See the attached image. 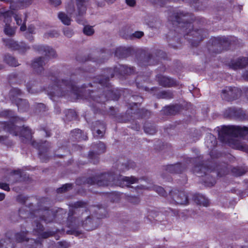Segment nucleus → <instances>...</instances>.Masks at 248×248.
Here are the masks:
<instances>
[{"instance_id":"obj_1","label":"nucleus","mask_w":248,"mask_h":248,"mask_svg":"<svg viewBox=\"0 0 248 248\" xmlns=\"http://www.w3.org/2000/svg\"><path fill=\"white\" fill-rule=\"evenodd\" d=\"M2 115L9 118V122H0V128L10 132L15 136H20L23 142L29 143L39 150V155L42 162H46L48 159L47 152L50 147L49 142L39 143L32 140L31 130L28 127L23 126L22 128L16 126L14 123L23 121V118L16 117L15 113L10 110H4Z\"/></svg>"},{"instance_id":"obj_2","label":"nucleus","mask_w":248,"mask_h":248,"mask_svg":"<svg viewBox=\"0 0 248 248\" xmlns=\"http://www.w3.org/2000/svg\"><path fill=\"white\" fill-rule=\"evenodd\" d=\"M134 70L133 67H128L125 65L119 64L112 68H107L104 71L103 75L99 76L96 79L98 84L103 88V92H105L101 96H96L97 94L102 93V90H99L97 91H89V95L87 96V99L90 101L91 100L96 101L99 103H103L106 101L112 99H118L120 93L118 92H115L112 89L111 86L109 83L110 78L113 77L115 75L124 76L125 75H130L133 73Z\"/></svg>"},{"instance_id":"obj_3","label":"nucleus","mask_w":248,"mask_h":248,"mask_svg":"<svg viewBox=\"0 0 248 248\" xmlns=\"http://www.w3.org/2000/svg\"><path fill=\"white\" fill-rule=\"evenodd\" d=\"M86 205V203L82 201L71 204L72 208L69 210L67 218L68 226L71 228V230L67 231L68 233L78 235L81 232L77 229L80 226L87 231H92L97 227V222L93 219Z\"/></svg>"},{"instance_id":"obj_4","label":"nucleus","mask_w":248,"mask_h":248,"mask_svg":"<svg viewBox=\"0 0 248 248\" xmlns=\"http://www.w3.org/2000/svg\"><path fill=\"white\" fill-rule=\"evenodd\" d=\"M187 16L188 14L180 11L175 13L170 20L173 24H177L180 33L183 35L192 46H196L206 37L207 32L202 29L193 28L192 24L187 21Z\"/></svg>"},{"instance_id":"obj_5","label":"nucleus","mask_w":248,"mask_h":248,"mask_svg":"<svg viewBox=\"0 0 248 248\" xmlns=\"http://www.w3.org/2000/svg\"><path fill=\"white\" fill-rule=\"evenodd\" d=\"M51 80L52 86H49L46 91L52 100L55 97H61L73 94L78 97L80 95L79 88L76 85V82L73 80L72 76L69 78H58L52 76Z\"/></svg>"},{"instance_id":"obj_6","label":"nucleus","mask_w":248,"mask_h":248,"mask_svg":"<svg viewBox=\"0 0 248 248\" xmlns=\"http://www.w3.org/2000/svg\"><path fill=\"white\" fill-rule=\"evenodd\" d=\"M199 158H187L185 161V164L177 163L175 164L169 165L165 167V170L167 172L170 173H179L183 172L186 168L187 164L188 166L194 165L192 171L194 173L202 176L204 175H206L209 171L213 170H217V176L221 177L226 174L225 168H222L220 170H219V168L217 166L216 168L211 169L208 167L203 165L202 163L197 164V163L199 161Z\"/></svg>"},{"instance_id":"obj_7","label":"nucleus","mask_w":248,"mask_h":248,"mask_svg":"<svg viewBox=\"0 0 248 248\" xmlns=\"http://www.w3.org/2000/svg\"><path fill=\"white\" fill-rule=\"evenodd\" d=\"M144 178L138 179L134 176L126 177L121 175L116 176L113 173H105L95 177H89L87 179V183L90 185H97L98 186H108L119 185L123 186L125 185L129 186V185L138 183L139 181L145 180Z\"/></svg>"},{"instance_id":"obj_8","label":"nucleus","mask_w":248,"mask_h":248,"mask_svg":"<svg viewBox=\"0 0 248 248\" xmlns=\"http://www.w3.org/2000/svg\"><path fill=\"white\" fill-rule=\"evenodd\" d=\"M248 135V127L241 126H224L218 133V138L222 142L229 144H233L234 146L240 150H245V144L234 141L233 138L243 137Z\"/></svg>"},{"instance_id":"obj_9","label":"nucleus","mask_w":248,"mask_h":248,"mask_svg":"<svg viewBox=\"0 0 248 248\" xmlns=\"http://www.w3.org/2000/svg\"><path fill=\"white\" fill-rule=\"evenodd\" d=\"M21 93L22 92L20 89H12L10 92V99L16 104L20 111L25 112L29 110L30 105L27 100L17 97V96L20 95Z\"/></svg>"},{"instance_id":"obj_10","label":"nucleus","mask_w":248,"mask_h":248,"mask_svg":"<svg viewBox=\"0 0 248 248\" xmlns=\"http://www.w3.org/2000/svg\"><path fill=\"white\" fill-rule=\"evenodd\" d=\"M229 44L228 38L225 37L214 38L211 40V46H209L208 49L213 53H218L226 49Z\"/></svg>"},{"instance_id":"obj_11","label":"nucleus","mask_w":248,"mask_h":248,"mask_svg":"<svg viewBox=\"0 0 248 248\" xmlns=\"http://www.w3.org/2000/svg\"><path fill=\"white\" fill-rule=\"evenodd\" d=\"M241 95V91L236 87H226L222 91L223 99L231 101L238 98Z\"/></svg>"},{"instance_id":"obj_12","label":"nucleus","mask_w":248,"mask_h":248,"mask_svg":"<svg viewBox=\"0 0 248 248\" xmlns=\"http://www.w3.org/2000/svg\"><path fill=\"white\" fill-rule=\"evenodd\" d=\"M170 196L176 204L186 205L188 203L187 194L183 191L175 189L170 191Z\"/></svg>"},{"instance_id":"obj_13","label":"nucleus","mask_w":248,"mask_h":248,"mask_svg":"<svg viewBox=\"0 0 248 248\" xmlns=\"http://www.w3.org/2000/svg\"><path fill=\"white\" fill-rule=\"evenodd\" d=\"M94 148L96 149V152H90L88 155L89 159L93 164H97L99 162V155L104 153L106 151V146L104 143L99 141L98 143L93 145Z\"/></svg>"},{"instance_id":"obj_14","label":"nucleus","mask_w":248,"mask_h":248,"mask_svg":"<svg viewBox=\"0 0 248 248\" xmlns=\"http://www.w3.org/2000/svg\"><path fill=\"white\" fill-rule=\"evenodd\" d=\"M4 43L5 46L8 47L14 50H17L21 53L25 52L30 49L29 46H27V45L23 42L18 43L12 39H7L4 40Z\"/></svg>"},{"instance_id":"obj_15","label":"nucleus","mask_w":248,"mask_h":248,"mask_svg":"<svg viewBox=\"0 0 248 248\" xmlns=\"http://www.w3.org/2000/svg\"><path fill=\"white\" fill-rule=\"evenodd\" d=\"M76 2L77 6L76 21L79 24H83V19L81 17L86 13L87 2L85 0H76Z\"/></svg>"},{"instance_id":"obj_16","label":"nucleus","mask_w":248,"mask_h":248,"mask_svg":"<svg viewBox=\"0 0 248 248\" xmlns=\"http://www.w3.org/2000/svg\"><path fill=\"white\" fill-rule=\"evenodd\" d=\"M33 48L39 53L44 54L46 57L53 58L56 56L55 51L49 46L35 45L33 46Z\"/></svg>"},{"instance_id":"obj_17","label":"nucleus","mask_w":248,"mask_h":248,"mask_svg":"<svg viewBox=\"0 0 248 248\" xmlns=\"http://www.w3.org/2000/svg\"><path fill=\"white\" fill-rule=\"evenodd\" d=\"M248 64V58L246 57L239 58L237 59L232 60L229 63L230 68L233 70L242 69Z\"/></svg>"},{"instance_id":"obj_18","label":"nucleus","mask_w":248,"mask_h":248,"mask_svg":"<svg viewBox=\"0 0 248 248\" xmlns=\"http://www.w3.org/2000/svg\"><path fill=\"white\" fill-rule=\"evenodd\" d=\"M46 59L44 57H39L35 59L32 63V67L35 72L41 74L44 71L43 66L46 64Z\"/></svg>"},{"instance_id":"obj_19","label":"nucleus","mask_w":248,"mask_h":248,"mask_svg":"<svg viewBox=\"0 0 248 248\" xmlns=\"http://www.w3.org/2000/svg\"><path fill=\"white\" fill-rule=\"evenodd\" d=\"M92 129L93 134L96 133L97 136L101 138L105 131L106 126L103 122L97 121L93 124Z\"/></svg>"},{"instance_id":"obj_20","label":"nucleus","mask_w":248,"mask_h":248,"mask_svg":"<svg viewBox=\"0 0 248 248\" xmlns=\"http://www.w3.org/2000/svg\"><path fill=\"white\" fill-rule=\"evenodd\" d=\"M157 79L159 85L163 87H170L176 84V82L173 79L162 75H158Z\"/></svg>"},{"instance_id":"obj_21","label":"nucleus","mask_w":248,"mask_h":248,"mask_svg":"<svg viewBox=\"0 0 248 248\" xmlns=\"http://www.w3.org/2000/svg\"><path fill=\"white\" fill-rule=\"evenodd\" d=\"M57 215V214H55V211L47 209L45 210L43 215L40 217V219L44 221L46 223L51 222Z\"/></svg>"},{"instance_id":"obj_22","label":"nucleus","mask_w":248,"mask_h":248,"mask_svg":"<svg viewBox=\"0 0 248 248\" xmlns=\"http://www.w3.org/2000/svg\"><path fill=\"white\" fill-rule=\"evenodd\" d=\"M71 138L73 141H80L87 139V136L82 135L81 131L79 129H76L71 131Z\"/></svg>"},{"instance_id":"obj_23","label":"nucleus","mask_w":248,"mask_h":248,"mask_svg":"<svg viewBox=\"0 0 248 248\" xmlns=\"http://www.w3.org/2000/svg\"><path fill=\"white\" fill-rule=\"evenodd\" d=\"M180 109V106L178 105L166 106L162 110L163 113L166 115H174Z\"/></svg>"},{"instance_id":"obj_24","label":"nucleus","mask_w":248,"mask_h":248,"mask_svg":"<svg viewBox=\"0 0 248 248\" xmlns=\"http://www.w3.org/2000/svg\"><path fill=\"white\" fill-rule=\"evenodd\" d=\"M130 54V49L124 47H120L116 49L115 55L119 58H126Z\"/></svg>"},{"instance_id":"obj_25","label":"nucleus","mask_w":248,"mask_h":248,"mask_svg":"<svg viewBox=\"0 0 248 248\" xmlns=\"http://www.w3.org/2000/svg\"><path fill=\"white\" fill-rule=\"evenodd\" d=\"M205 144L209 149L212 150L216 146L217 140L213 135L209 134L206 138Z\"/></svg>"},{"instance_id":"obj_26","label":"nucleus","mask_w":248,"mask_h":248,"mask_svg":"<svg viewBox=\"0 0 248 248\" xmlns=\"http://www.w3.org/2000/svg\"><path fill=\"white\" fill-rule=\"evenodd\" d=\"M155 63L153 55L150 54H147L143 60H140L139 64L141 66H147L150 65H154Z\"/></svg>"},{"instance_id":"obj_27","label":"nucleus","mask_w":248,"mask_h":248,"mask_svg":"<svg viewBox=\"0 0 248 248\" xmlns=\"http://www.w3.org/2000/svg\"><path fill=\"white\" fill-rule=\"evenodd\" d=\"M3 61L7 64L12 66L16 67L19 65L16 58L9 54H5L4 55Z\"/></svg>"},{"instance_id":"obj_28","label":"nucleus","mask_w":248,"mask_h":248,"mask_svg":"<svg viewBox=\"0 0 248 248\" xmlns=\"http://www.w3.org/2000/svg\"><path fill=\"white\" fill-rule=\"evenodd\" d=\"M38 83L35 81H31L27 84V89L29 93H38L40 90L38 88Z\"/></svg>"},{"instance_id":"obj_29","label":"nucleus","mask_w":248,"mask_h":248,"mask_svg":"<svg viewBox=\"0 0 248 248\" xmlns=\"http://www.w3.org/2000/svg\"><path fill=\"white\" fill-rule=\"evenodd\" d=\"M194 200L198 204L207 206L209 205V201L204 196L200 194H196L194 197Z\"/></svg>"},{"instance_id":"obj_30","label":"nucleus","mask_w":248,"mask_h":248,"mask_svg":"<svg viewBox=\"0 0 248 248\" xmlns=\"http://www.w3.org/2000/svg\"><path fill=\"white\" fill-rule=\"evenodd\" d=\"M13 5L16 8H23L29 6L32 2V0H15Z\"/></svg>"},{"instance_id":"obj_31","label":"nucleus","mask_w":248,"mask_h":248,"mask_svg":"<svg viewBox=\"0 0 248 248\" xmlns=\"http://www.w3.org/2000/svg\"><path fill=\"white\" fill-rule=\"evenodd\" d=\"M156 97L158 99H169L173 97V94L170 90L163 91L158 93L156 94Z\"/></svg>"},{"instance_id":"obj_32","label":"nucleus","mask_w":248,"mask_h":248,"mask_svg":"<svg viewBox=\"0 0 248 248\" xmlns=\"http://www.w3.org/2000/svg\"><path fill=\"white\" fill-rule=\"evenodd\" d=\"M28 232L26 231H21L15 234L16 241L18 242H21L24 241H28L29 239L27 238L26 235Z\"/></svg>"},{"instance_id":"obj_33","label":"nucleus","mask_w":248,"mask_h":248,"mask_svg":"<svg viewBox=\"0 0 248 248\" xmlns=\"http://www.w3.org/2000/svg\"><path fill=\"white\" fill-rule=\"evenodd\" d=\"M0 248H14V246L11 240L6 238L0 240Z\"/></svg>"},{"instance_id":"obj_34","label":"nucleus","mask_w":248,"mask_h":248,"mask_svg":"<svg viewBox=\"0 0 248 248\" xmlns=\"http://www.w3.org/2000/svg\"><path fill=\"white\" fill-rule=\"evenodd\" d=\"M58 17L63 24L69 25L71 24L72 20L65 13L63 12L59 13Z\"/></svg>"},{"instance_id":"obj_35","label":"nucleus","mask_w":248,"mask_h":248,"mask_svg":"<svg viewBox=\"0 0 248 248\" xmlns=\"http://www.w3.org/2000/svg\"><path fill=\"white\" fill-rule=\"evenodd\" d=\"M144 130L147 134L153 135L156 132L155 127L150 124H146L144 126Z\"/></svg>"},{"instance_id":"obj_36","label":"nucleus","mask_w":248,"mask_h":248,"mask_svg":"<svg viewBox=\"0 0 248 248\" xmlns=\"http://www.w3.org/2000/svg\"><path fill=\"white\" fill-rule=\"evenodd\" d=\"M97 213L96 218H102L105 217L107 216V210L104 207H97V210H95Z\"/></svg>"},{"instance_id":"obj_37","label":"nucleus","mask_w":248,"mask_h":248,"mask_svg":"<svg viewBox=\"0 0 248 248\" xmlns=\"http://www.w3.org/2000/svg\"><path fill=\"white\" fill-rule=\"evenodd\" d=\"M237 108H230L225 110L224 115L226 117L233 118Z\"/></svg>"},{"instance_id":"obj_38","label":"nucleus","mask_w":248,"mask_h":248,"mask_svg":"<svg viewBox=\"0 0 248 248\" xmlns=\"http://www.w3.org/2000/svg\"><path fill=\"white\" fill-rule=\"evenodd\" d=\"M232 172L235 176H239L244 174L246 170L242 167H234L232 170Z\"/></svg>"},{"instance_id":"obj_39","label":"nucleus","mask_w":248,"mask_h":248,"mask_svg":"<svg viewBox=\"0 0 248 248\" xmlns=\"http://www.w3.org/2000/svg\"><path fill=\"white\" fill-rule=\"evenodd\" d=\"M233 118L238 119L240 120H245L247 117L245 112L241 108H237Z\"/></svg>"},{"instance_id":"obj_40","label":"nucleus","mask_w":248,"mask_h":248,"mask_svg":"<svg viewBox=\"0 0 248 248\" xmlns=\"http://www.w3.org/2000/svg\"><path fill=\"white\" fill-rule=\"evenodd\" d=\"M123 167H120L119 168L120 170L124 171L126 170H128L130 168H133L135 166V164L134 162L129 161L124 164H123L121 165Z\"/></svg>"},{"instance_id":"obj_41","label":"nucleus","mask_w":248,"mask_h":248,"mask_svg":"<svg viewBox=\"0 0 248 248\" xmlns=\"http://www.w3.org/2000/svg\"><path fill=\"white\" fill-rule=\"evenodd\" d=\"M67 13L70 15L72 16L75 13V8L74 3L72 2H70L68 3L66 7Z\"/></svg>"},{"instance_id":"obj_42","label":"nucleus","mask_w":248,"mask_h":248,"mask_svg":"<svg viewBox=\"0 0 248 248\" xmlns=\"http://www.w3.org/2000/svg\"><path fill=\"white\" fill-rule=\"evenodd\" d=\"M72 185L71 184H66L63 185L62 187H59L57 189V191L58 193H62L65 192L69 189L72 188Z\"/></svg>"},{"instance_id":"obj_43","label":"nucleus","mask_w":248,"mask_h":248,"mask_svg":"<svg viewBox=\"0 0 248 248\" xmlns=\"http://www.w3.org/2000/svg\"><path fill=\"white\" fill-rule=\"evenodd\" d=\"M0 142L7 146H11L12 145V141L8 139L7 136H0Z\"/></svg>"},{"instance_id":"obj_44","label":"nucleus","mask_w":248,"mask_h":248,"mask_svg":"<svg viewBox=\"0 0 248 248\" xmlns=\"http://www.w3.org/2000/svg\"><path fill=\"white\" fill-rule=\"evenodd\" d=\"M154 189L158 194L162 196H166L167 195L166 191L163 187L160 186H155Z\"/></svg>"},{"instance_id":"obj_45","label":"nucleus","mask_w":248,"mask_h":248,"mask_svg":"<svg viewBox=\"0 0 248 248\" xmlns=\"http://www.w3.org/2000/svg\"><path fill=\"white\" fill-rule=\"evenodd\" d=\"M83 32L87 35H92L94 33V30L92 27L86 26L84 28Z\"/></svg>"},{"instance_id":"obj_46","label":"nucleus","mask_w":248,"mask_h":248,"mask_svg":"<svg viewBox=\"0 0 248 248\" xmlns=\"http://www.w3.org/2000/svg\"><path fill=\"white\" fill-rule=\"evenodd\" d=\"M4 31L6 34L9 36H12L15 33L14 30H13L9 25H7V24L4 28Z\"/></svg>"},{"instance_id":"obj_47","label":"nucleus","mask_w":248,"mask_h":248,"mask_svg":"<svg viewBox=\"0 0 248 248\" xmlns=\"http://www.w3.org/2000/svg\"><path fill=\"white\" fill-rule=\"evenodd\" d=\"M63 32L64 35L65 36L69 37V38L71 37L74 34L73 30L69 29V28H64L63 29Z\"/></svg>"},{"instance_id":"obj_48","label":"nucleus","mask_w":248,"mask_h":248,"mask_svg":"<svg viewBox=\"0 0 248 248\" xmlns=\"http://www.w3.org/2000/svg\"><path fill=\"white\" fill-rule=\"evenodd\" d=\"M14 15V12L12 11H7L4 12H0V16H3L4 18L11 17Z\"/></svg>"},{"instance_id":"obj_49","label":"nucleus","mask_w":248,"mask_h":248,"mask_svg":"<svg viewBox=\"0 0 248 248\" xmlns=\"http://www.w3.org/2000/svg\"><path fill=\"white\" fill-rule=\"evenodd\" d=\"M144 35V32L141 31H137L132 34L131 35L132 38H140Z\"/></svg>"},{"instance_id":"obj_50","label":"nucleus","mask_w":248,"mask_h":248,"mask_svg":"<svg viewBox=\"0 0 248 248\" xmlns=\"http://www.w3.org/2000/svg\"><path fill=\"white\" fill-rule=\"evenodd\" d=\"M128 201L134 204H138L140 202L139 198L137 197H130L129 198Z\"/></svg>"},{"instance_id":"obj_51","label":"nucleus","mask_w":248,"mask_h":248,"mask_svg":"<svg viewBox=\"0 0 248 248\" xmlns=\"http://www.w3.org/2000/svg\"><path fill=\"white\" fill-rule=\"evenodd\" d=\"M54 232H42L40 235L43 238H46L48 237L53 235Z\"/></svg>"},{"instance_id":"obj_52","label":"nucleus","mask_w":248,"mask_h":248,"mask_svg":"<svg viewBox=\"0 0 248 248\" xmlns=\"http://www.w3.org/2000/svg\"><path fill=\"white\" fill-rule=\"evenodd\" d=\"M0 188L7 191H10V189L9 185L4 183H0Z\"/></svg>"},{"instance_id":"obj_53","label":"nucleus","mask_w":248,"mask_h":248,"mask_svg":"<svg viewBox=\"0 0 248 248\" xmlns=\"http://www.w3.org/2000/svg\"><path fill=\"white\" fill-rule=\"evenodd\" d=\"M14 18L16 21V23L17 25H20L22 24V20L20 17L18 15L15 14L14 16Z\"/></svg>"},{"instance_id":"obj_54","label":"nucleus","mask_w":248,"mask_h":248,"mask_svg":"<svg viewBox=\"0 0 248 248\" xmlns=\"http://www.w3.org/2000/svg\"><path fill=\"white\" fill-rule=\"evenodd\" d=\"M0 1L6 2L11 4L10 9L13 10H15L16 8L14 7L13 3L15 1V0H0Z\"/></svg>"},{"instance_id":"obj_55","label":"nucleus","mask_w":248,"mask_h":248,"mask_svg":"<svg viewBox=\"0 0 248 248\" xmlns=\"http://www.w3.org/2000/svg\"><path fill=\"white\" fill-rule=\"evenodd\" d=\"M36 228H34V230L38 232L42 231L44 229L43 226L38 222H36Z\"/></svg>"},{"instance_id":"obj_56","label":"nucleus","mask_w":248,"mask_h":248,"mask_svg":"<svg viewBox=\"0 0 248 248\" xmlns=\"http://www.w3.org/2000/svg\"><path fill=\"white\" fill-rule=\"evenodd\" d=\"M126 3L131 7H133L136 4V0H125Z\"/></svg>"},{"instance_id":"obj_57","label":"nucleus","mask_w":248,"mask_h":248,"mask_svg":"<svg viewBox=\"0 0 248 248\" xmlns=\"http://www.w3.org/2000/svg\"><path fill=\"white\" fill-rule=\"evenodd\" d=\"M49 1L55 6L60 5L62 3L61 0H49Z\"/></svg>"},{"instance_id":"obj_58","label":"nucleus","mask_w":248,"mask_h":248,"mask_svg":"<svg viewBox=\"0 0 248 248\" xmlns=\"http://www.w3.org/2000/svg\"><path fill=\"white\" fill-rule=\"evenodd\" d=\"M35 31V27L34 26L31 25L28 28V31L27 32L30 33L31 34H34Z\"/></svg>"},{"instance_id":"obj_59","label":"nucleus","mask_w":248,"mask_h":248,"mask_svg":"<svg viewBox=\"0 0 248 248\" xmlns=\"http://www.w3.org/2000/svg\"><path fill=\"white\" fill-rule=\"evenodd\" d=\"M46 34L49 37H56V36H57L58 35V32L57 31H50V32H47L46 33Z\"/></svg>"},{"instance_id":"obj_60","label":"nucleus","mask_w":248,"mask_h":248,"mask_svg":"<svg viewBox=\"0 0 248 248\" xmlns=\"http://www.w3.org/2000/svg\"><path fill=\"white\" fill-rule=\"evenodd\" d=\"M25 37L28 39L30 41H32L33 40V37L32 36V34L30 33L26 32L25 33Z\"/></svg>"},{"instance_id":"obj_61","label":"nucleus","mask_w":248,"mask_h":248,"mask_svg":"<svg viewBox=\"0 0 248 248\" xmlns=\"http://www.w3.org/2000/svg\"><path fill=\"white\" fill-rule=\"evenodd\" d=\"M132 129H133L135 130L139 131L140 129V126L139 124H138L137 123H135V124H133L131 126Z\"/></svg>"},{"instance_id":"obj_62","label":"nucleus","mask_w":248,"mask_h":248,"mask_svg":"<svg viewBox=\"0 0 248 248\" xmlns=\"http://www.w3.org/2000/svg\"><path fill=\"white\" fill-rule=\"evenodd\" d=\"M207 183V186H213V185H214L216 183V180L215 179V178H212L211 181L209 182V183L208 182H206Z\"/></svg>"},{"instance_id":"obj_63","label":"nucleus","mask_w":248,"mask_h":248,"mask_svg":"<svg viewBox=\"0 0 248 248\" xmlns=\"http://www.w3.org/2000/svg\"><path fill=\"white\" fill-rule=\"evenodd\" d=\"M31 243L35 245H38L40 244V242L39 240H34V239H31Z\"/></svg>"},{"instance_id":"obj_64","label":"nucleus","mask_w":248,"mask_h":248,"mask_svg":"<svg viewBox=\"0 0 248 248\" xmlns=\"http://www.w3.org/2000/svg\"><path fill=\"white\" fill-rule=\"evenodd\" d=\"M147 188V187L145 186H143L142 185H140V186H138L136 187V190H137V189H146Z\"/></svg>"}]
</instances>
